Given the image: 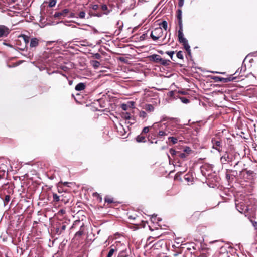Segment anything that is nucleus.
Returning <instances> with one entry per match:
<instances>
[{
  "instance_id": "1",
  "label": "nucleus",
  "mask_w": 257,
  "mask_h": 257,
  "mask_svg": "<svg viewBox=\"0 0 257 257\" xmlns=\"http://www.w3.org/2000/svg\"><path fill=\"white\" fill-rule=\"evenodd\" d=\"M212 148L216 150L219 152L222 151V140L218 137L213 138L211 140Z\"/></svg>"
},
{
  "instance_id": "2",
  "label": "nucleus",
  "mask_w": 257,
  "mask_h": 257,
  "mask_svg": "<svg viewBox=\"0 0 257 257\" xmlns=\"http://www.w3.org/2000/svg\"><path fill=\"white\" fill-rule=\"evenodd\" d=\"M235 205L236 209L241 213L246 214L248 211V207L243 201L239 202V201H236ZM245 216H246L247 215H245Z\"/></svg>"
},
{
  "instance_id": "3",
  "label": "nucleus",
  "mask_w": 257,
  "mask_h": 257,
  "mask_svg": "<svg viewBox=\"0 0 257 257\" xmlns=\"http://www.w3.org/2000/svg\"><path fill=\"white\" fill-rule=\"evenodd\" d=\"M163 32L162 29L161 27L155 28L154 30L151 32V37L153 40H157L163 35Z\"/></svg>"
},
{
  "instance_id": "4",
  "label": "nucleus",
  "mask_w": 257,
  "mask_h": 257,
  "mask_svg": "<svg viewBox=\"0 0 257 257\" xmlns=\"http://www.w3.org/2000/svg\"><path fill=\"white\" fill-rule=\"evenodd\" d=\"M220 160L222 164H225L226 162H231L233 160V156L227 152H225L221 156Z\"/></svg>"
},
{
  "instance_id": "5",
  "label": "nucleus",
  "mask_w": 257,
  "mask_h": 257,
  "mask_svg": "<svg viewBox=\"0 0 257 257\" xmlns=\"http://www.w3.org/2000/svg\"><path fill=\"white\" fill-rule=\"evenodd\" d=\"M69 12V10L68 9H65L63 10L61 12H55L54 15V17L55 18H63L66 17Z\"/></svg>"
},
{
  "instance_id": "6",
  "label": "nucleus",
  "mask_w": 257,
  "mask_h": 257,
  "mask_svg": "<svg viewBox=\"0 0 257 257\" xmlns=\"http://www.w3.org/2000/svg\"><path fill=\"white\" fill-rule=\"evenodd\" d=\"M10 29L5 25H0V38L7 37L10 33Z\"/></svg>"
},
{
  "instance_id": "7",
  "label": "nucleus",
  "mask_w": 257,
  "mask_h": 257,
  "mask_svg": "<svg viewBox=\"0 0 257 257\" xmlns=\"http://www.w3.org/2000/svg\"><path fill=\"white\" fill-rule=\"evenodd\" d=\"M179 29L178 30V41L180 43H183V42H185L187 40L184 37V34L183 33V26H179Z\"/></svg>"
},
{
  "instance_id": "8",
  "label": "nucleus",
  "mask_w": 257,
  "mask_h": 257,
  "mask_svg": "<svg viewBox=\"0 0 257 257\" xmlns=\"http://www.w3.org/2000/svg\"><path fill=\"white\" fill-rule=\"evenodd\" d=\"M161 58V57L157 54H153L149 56L150 61L156 63H159Z\"/></svg>"
},
{
  "instance_id": "9",
  "label": "nucleus",
  "mask_w": 257,
  "mask_h": 257,
  "mask_svg": "<svg viewBox=\"0 0 257 257\" xmlns=\"http://www.w3.org/2000/svg\"><path fill=\"white\" fill-rule=\"evenodd\" d=\"M177 18L178 20L179 26H183L182 20V11L181 9H178L177 11Z\"/></svg>"
},
{
  "instance_id": "10",
  "label": "nucleus",
  "mask_w": 257,
  "mask_h": 257,
  "mask_svg": "<svg viewBox=\"0 0 257 257\" xmlns=\"http://www.w3.org/2000/svg\"><path fill=\"white\" fill-rule=\"evenodd\" d=\"M39 43V40L37 38H33L31 39L30 47L31 48L36 47H37Z\"/></svg>"
},
{
  "instance_id": "11",
  "label": "nucleus",
  "mask_w": 257,
  "mask_h": 257,
  "mask_svg": "<svg viewBox=\"0 0 257 257\" xmlns=\"http://www.w3.org/2000/svg\"><path fill=\"white\" fill-rule=\"evenodd\" d=\"M62 197V196H58L56 193H53V201L56 202H58L61 201L62 202H65V203H66L68 201V200L65 201V199H61V198Z\"/></svg>"
},
{
  "instance_id": "12",
  "label": "nucleus",
  "mask_w": 257,
  "mask_h": 257,
  "mask_svg": "<svg viewBox=\"0 0 257 257\" xmlns=\"http://www.w3.org/2000/svg\"><path fill=\"white\" fill-rule=\"evenodd\" d=\"M86 87V85L84 83H79L75 86V90L76 91H82L85 89Z\"/></svg>"
},
{
  "instance_id": "13",
  "label": "nucleus",
  "mask_w": 257,
  "mask_h": 257,
  "mask_svg": "<svg viewBox=\"0 0 257 257\" xmlns=\"http://www.w3.org/2000/svg\"><path fill=\"white\" fill-rule=\"evenodd\" d=\"M171 61L169 60L164 59L161 58L160 62L158 64H161L164 66H167L170 65Z\"/></svg>"
},
{
  "instance_id": "14",
  "label": "nucleus",
  "mask_w": 257,
  "mask_h": 257,
  "mask_svg": "<svg viewBox=\"0 0 257 257\" xmlns=\"http://www.w3.org/2000/svg\"><path fill=\"white\" fill-rule=\"evenodd\" d=\"M101 9L104 12L103 14L105 15H108L110 12L107 5L105 4H103L101 6Z\"/></svg>"
},
{
  "instance_id": "15",
  "label": "nucleus",
  "mask_w": 257,
  "mask_h": 257,
  "mask_svg": "<svg viewBox=\"0 0 257 257\" xmlns=\"http://www.w3.org/2000/svg\"><path fill=\"white\" fill-rule=\"evenodd\" d=\"M144 109L148 112H153L154 110V106L150 104H147L144 106Z\"/></svg>"
},
{
  "instance_id": "16",
  "label": "nucleus",
  "mask_w": 257,
  "mask_h": 257,
  "mask_svg": "<svg viewBox=\"0 0 257 257\" xmlns=\"http://www.w3.org/2000/svg\"><path fill=\"white\" fill-rule=\"evenodd\" d=\"M136 141L138 142H145L146 139H145V136H143V134H141L139 135H138L136 137Z\"/></svg>"
},
{
  "instance_id": "17",
  "label": "nucleus",
  "mask_w": 257,
  "mask_h": 257,
  "mask_svg": "<svg viewBox=\"0 0 257 257\" xmlns=\"http://www.w3.org/2000/svg\"><path fill=\"white\" fill-rule=\"evenodd\" d=\"M182 44L184 46L185 49L188 52V54L190 55L191 53V49H190V47L188 43V41L187 40V41H186L185 42H183Z\"/></svg>"
},
{
  "instance_id": "18",
  "label": "nucleus",
  "mask_w": 257,
  "mask_h": 257,
  "mask_svg": "<svg viewBox=\"0 0 257 257\" xmlns=\"http://www.w3.org/2000/svg\"><path fill=\"white\" fill-rule=\"evenodd\" d=\"M159 25L162 27L165 30H167L168 29V23L166 21H162L161 23L159 24Z\"/></svg>"
},
{
  "instance_id": "19",
  "label": "nucleus",
  "mask_w": 257,
  "mask_h": 257,
  "mask_svg": "<svg viewBox=\"0 0 257 257\" xmlns=\"http://www.w3.org/2000/svg\"><path fill=\"white\" fill-rule=\"evenodd\" d=\"M214 79L216 81H220V82H223L226 83V78H225L220 77H218V76H215L214 77Z\"/></svg>"
},
{
  "instance_id": "20",
  "label": "nucleus",
  "mask_w": 257,
  "mask_h": 257,
  "mask_svg": "<svg viewBox=\"0 0 257 257\" xmlns=\"http://www.w3.org/2000/svg\"><path fill=\"white\" fill-rule=\"evenodd\" d=\"M105 202L108 204H111L114 202L113 199L108 196H106L104 198Z\"/></svg>"
},
{
  "instance_id": "21",
  "label": "nucleus",
  "mask_w": 257,
  "mask_h": 257,
  "mask_svg": "<svg viewBox=\"0 0 257 257\" xmlns=\"http://www.w3.org/2000/svg\"><path fill=\"white\" fill-rule=\"evenodd\" d=\"M21 37L23 38L25 44L26 45L28 44V43L29 42V39H30L29 37L28 36H26L25 35H23L21 36Z\"/></svg>"
},
{
  "instance_id": "22",
  "label": "nucleus",
  "mask_w": 257,
  "mask_h": 257,
  "mask_svg": "<svg viewBox=\"0 0 257 257\" xmlns=\"http://www.w3.org/2000/svg\"><path fill=\"white\" fill-rule=\"evenodd\" d=\"M127 253L126 250H122L119 252L117 257H126L127 256Z\"/></svg>"
},
{
  "instance_id": "23",
  "label": "nucleus",
  "mask_w": 257,
  "mask_h": 257,
  "mask_svg": "<svg viewBox=\"0 0 257 257\" xmlns=\"http://www.w3.org/2000/svg\"><path fill=\"white\" fill-rule=\"evenodd\" d=\"M168 140H170L173 144H175L177 143L178 139L176 137H169Z\"/></svg>"
},
{
  "instance_id": "24",
  "label": "nucleus",
  "mask_w": 257,
  "mask_h": 257,
  "mask_svg": "<svg viewBox=\"0 0 257 257\" xmlns=\"http://www.w3.org/2000/svg\"><path fill=\"white\" fill-rule=\"evenodd\" d=\"M169 152L173 157H174L175 155L178 156V153L179 152V151H176L175 150L172 148L170 149Z\"/></svg>"
},
{
  "instance_id": "25",
  "label": "nucleus",
  "mask_w": 257,
  "mask_h": 257,
  "mask_svg": "<svg viewBox=\"0 0 257 257\" xmlns=\"http://www.w3.org/2000/svg\"><path fill=\"white\" fill-rule=\"evenodd\" d=\"M10 196L9 195H6L5 196V199H4V205H6L8 202L10 201Z\"/></svg>"
},
{
  "instance_id": "26",
  "label": "nucleus",
  "mask_w": 257,
  "mask_h": 257,
  "mask_svg": "<svg viewBox=\"0 0 257 257\" xmlns=\"http://www.w3.org/2000/svg\"><path fill=\"white\" fill-rule=\"evenodd\" d=\"M187 156H188L187 154H186L184 152V153H181L180 152H179L178 153V156L179 157L181 158H182V159L186 158Z\"/></svg>"
},
{
  "instance_id": "27",
  "label": "nucleus",
  "mask_w": 257,
  "mask_h": 257,
  "mask_svg": "<svg viewBox=\"0 0 257 257\" xmlns=\"http://www.w3.org/2000/svg\"><path fill=\"white\" fill-rule=\"evenodd\" d=\"M92 64L95 68H98L100 65V62L96 60L93 61L92 62Z\"/></svg>"
},
{
  "instance_id": "28",
  "label": "nucleus",
  "mask_w": 257,
  "mask_h": 257,
  "mask_svg": "<svg viewBox=\"0 0 257 257\" xmlns=\"http://www.w3.org/2000/svg\"><path fill=\"white\" fill-rule=\"evenodd\" d=\"M115 251V249L114 248L111 247L107 254V257H112V256L113 255Z\"/></svg>"
},
{
  "instance_id": "29",
  "label": "nucleus",
  "mask_w": 257,
  "mask_h": 257,
  "mask_svg": "<svg viewBox=\"0 0 257 257\" xmlns=\"http://www.w3.org/2000/svg\"><path fill=\"white\" fill-rule=\"evenodd\" d=\"M168 135V133H166V131H160L159 132H158V136L161 137L162 136H167Z\"/></svg>"
},
{
  "instance_id": "30",
  "label": "nucleus",
  "mask_w": 257,
  "mask_h": 257,
  "mask_svg": "<svg viewBox=\"0 0 257 257\" xmlns=\"http://www.w3.org/2000/svg\"><path fill=\"white\" fill-rule=\"evenodd\" d=\"M56 0H50L49 3V7H53L55 6Z\"/></svg>"
},
{
  "instance_id": "31",
  "label": "nucleus",
  "mask_w": 257,
  "mask_h": 257,
  "mask_svg": "<svg viewBox=\"0 0 257 257\" xmlns=\"http://www.w3.org/2000/svg\"><path fill=\"white\" fill-rule=\"evenodd\" d=\"M192 151L191 149H190V147H186L184 149V152L185 153H186V154H187V155L188 154H189Z\"/></svg>"
},
{
  "instance_id": "32",
  "label": "nucleus",
  "mask_w": 257,
  "mask_h": 257,
  "mask_svg": "<svg viewBox=\"0 0 257 257\" xmlns=\"http://www.w3.org/2000/svg\"><path fill=\"white\" fill-rule=\"evenodd\" d=\"M139 116L140 117L144 118L147 117V114L144 111H142L140 112Z\"/></svg>"
},
{
  "instance_id": "33",
  "label": "nucleus",
  "mask_w": 257,
  "mask_h": 257,
  "mask_svg": "<svg viewBox=\"0 0 257 257\" xmlns=\"http://www.w3.org/2000/svg\"><path fill=\"white\" fill-rule=\"evenodd\" d=\"M85 17V12L84 11H81L78 14V17L81 19H84Z\"/></svg>"
},
{
  "instance_id": "34",
  "label": "nucleus",
  "mask_w": 257,
  "mask_h": 257,
  "mask_svg": "<svg viewBox=\"0 0 257 257\" xmlns=\"http://www.w3.org/2000/svg\"><path fill=\"white\" fill-rule=\"evenodd\" d=\"M93 196L94 197H96L97 198V199H99L100 202L102 201L101 196L97 192L93 193Z\"/></svg>"
},
{
  "instance_id": "35",
  "label": "nucleus",
  "mask_w": 257,
  "mask_h": 257,
  "mask_svg": "<svg viewBox=\"0 0 257 257\" xmlns=\"http://www.w3.org/2000/svg\"><path fill=\"white\" fill-rule=\"evenodd\" d=\"M177 57L178 58L181 59H183V55L182 52L181 51H180L177 52Z\"/></svg>"
},
{
  "instance_id": "36",
  "label": "nucleus",
  "mask_w": 257,
  "mask_h": 257,
  "mask_svg": "<svg viewBox=\"0 0 257 257\" xmlns=\"http://www.w3.org/2000/svg\"><path fill=\"white\" fill-rule=\"evenodd\" d=\"M180 99H181L182 102H183V103L187 104L189 102V99H188L187 98H186L185 97H181Z\"/></svg>"
},
{
  "instance_id": "37",
  "label": "nucleus",
  "mask_w": 257,
  "mask_h": 257,
  "mask_svg": "<svg viewBox=\"0 0 257 257\" xmlns=\"http://www.w3.org/2000/svg\"><path fill=\"white\" fill-rule=\"evenodd\" d=\"M226 78V83L228 82L231 81H233L235 79V77H233L232 76H230L229 77L225 78Z\"/></svg>"
},
{
  "instance_id": "38",
  "label": "nucleus",
  "mask_w": 257,
  "mask_h": 257,
  "mask_svg": "<svg viewBox=\"0 0 257 257\" xmlns=\"http://www.w3.org/2000/svg\"><path fill=\"white\" fill-rule=\"evenodd\" d=\"M166 53L167 54H168L171 57L172 60H173V55L174 54V51H167L166 52Z\"/></svg>"
},
{
  "instance_id": "39",
  "label": "nucleus",
  "mask_w": 257,
  "mask_h": 257,
  "mask_svg": "<svg viewBox=\"0 0 257 257\" xmlns=\"http://www.w3.org/2000/svg\"><path fill=\"white\" fill-rule=\"evenodd\" d=\"M123 117L125 119H130L131 118V114L128 113H125L123 114Z\"/></svg>"
},
{
  "instance_id": "40",
  "label": "nucleus",
  "mask_w": 257,
  "mask_h": 257,
  "mask_svg": "<svg viewBox=\"0 0 257 257\" xmlns=\"http://www.w3.org/2000/svg\"><path fill=\"white\" fill-rule=\"evenodd\" d=\"M149 131V127H148V126H146V127H144V128L143 129V130H142V131L141 134H146V133H147Z\"/></svg>"
},
{
  "instance_id": "41",
  "label": "nucleus",
  "mask_w": 257,
  "mask_h": 257,
  "mask_svg": "<svg viewBox=\"0 0 257 257\" xmlns=\"http://www.w3.org/2000/svg\"><path fill=\"white\" fill-rule=\"evenodd\" d=\"M246 173L248 176H253L255 174L254 171L252 170H246Z\"/></svg>"
},
{
  "instance_id": "42",
  "label": "nucleus",
  "mask_w": 257,
  "mask_h": 257,
  "mask_svg": "<svg viewBox=\"0 0 257 257\" xmlns=\"http://www.w3.org/2000/svg\"><path fill=\"white\" fill-rule=\"evenodd\" d=\"M66 225L65 224H63L59 232V234H61L62 232L66 229Z\"/></svg>"
},
{
  "instance_id": "43",
  "label": "nucleus",
  "mask_w": 257,
  "mask_h": 257,
  "mask_svg": "<svg viewBox=\"0 0 257 257\" xmlns=\"http://www.w3.org/2000/svg\"><path fill=\"white\" fill-rule=\"evenodd\" d=\"M165 131L166 132V133H168V135L170 134V135H174L176 134V132H171L168 130V129H166Z\"/></svg>"
},
{
  "instance_id": "44",
  "label": "nucleus",
  "mask_w": 257,
  "mask_h": 257,
  "mask_svg": "<svg viewBox=\"0 0 257 257\" xmlns=\"http://www.w3.org/2000/svg\"><path fill=\"white\" fill-rule=\"evenodd\" d=\"M184 0H179L178 3V6L179 7H182L184 4Z\"/></svg>"
},
{
  "instance_id": "45",
  "label": "nucleus",
  "mask_w": 257,
  "mask_h": 257,
  "mask_svg": "<svg viewBox=\"0 0 257 257\" xmlns=\"http://www.w3.org/2000/svg\"><path fill=\"white\" fill-rule=\"evenodd\" d=\"M99 5H94L92 6V8L94 10H97V9H99Z\"/></svg>"
},
{
  "instance_id": "46",
  "label": "nucleus",
  "mask_w": 257,
  "mask_h": 257,
  "mask_svg": "<svg viewBox=\"0 0 257 257\" xmlns=\"http://www.w3.org/2000/svg\"><path fill=\"white\" fill-rule=\"evenodd\" d=\"M83 231H81V230H80V231H79L77 232L76 233V234H75V235H76V236H77V235H78V236H81V235L83 234Z\"/></svg>"
},
{
  "instance_id": "47",
  "label": "nucleus",
  "mask_w": 257,
  "mask_h": 257,
  "mask_svg": "<svg viewBox=\"0 0 257 257\" xmlns=\"http://www.w3.org/2000/svg\"><path fill=\"white\" fill-rule=\"evenodd\" d=\"M69 18H74L75 17V14L73 13H71L70 14V16H69Z\"/></svg>"
},
{
  "instance_id": "48",
  "label": "nucleus",
  "mask_w": 257,
  "mask_h": 257,
  "mask_svg": "<svg viewBox=\"0 0 257 257\" xmlns=\"http://www.w3.org/2000/svg\"><path fill=\"white\" fill-rule=\"evenodd\" d=\"M168 119H170V118H167V117H163V118L161 119V121H166V120H168Z\"/></svg>"
},
{
  "instance_id": "49",
  "label": "nucleus",
  "mask_w": 257,
  "mask_h": 257,
  "mask_svg": "<svg viewBox=\"0 0 257 257\" xmlns=\"http://www.w3.org/2000/svg\"><path fill=\"white\" fill-rule=\"evenodd\" d=\"M226 179H228V180L230 179V174H226Z\"/></svg>"
},
{
  "instance_id": "50",
  "label": "nucleus",
  "mask_w": 257,
  "mask_h": 257,
  "mask_svg": "<svg viewBox=\"0 0 257 257\" xmlns=\"http://www.w3.org/2000/svg\"><path fill=\"white\" fill-rule=\"evenodd\" d=\"M230 172H232V173H235L236 175L237 174V172L235 170H229V171Z\"/></svg>"
},
{
  "instance_id": "51",
  "label": "nucleus",
  "mask_w": 257,
  "mask_h": 257,
  "mask_svg": "<svg viewBox=\"0 0 257 257\" xmlns=\"http://www.w3.org/2000/svg\"><path fill=\"white\" fill-rule=\"evenodd\" d=\"M185 178V179L186 180H187V181H188V182H189V181H190V178L189 177H185V178Z\"/></svg>"
},
{
  "instance_id": "52",
  "label": "nucleus",
  "mask_w": 257,
  "mask_h": 257,
  "mask_svg": "<svg viewBox=\"0 0 257 257\" xmlns=\"http://www.w3.org/2000/svg\"><path fill=\"white\" fill-rule=\"evenodd\" d=\"M56 232H57V233H59V232H60V230L59 229V228H56Z\"/></svg>"
},
{
  "instance_id": "53",
  "label": "nucleus",
  "mask_w": 257,
  "mask_h": 257,
  "mask_svg": "<svg viewBox=\"0 0 257 257\" xmlns=\"http://www.w3.org/2000/svg\"><path fill=\"white\" fill-rule=\"evenodd\" d=\"M239 163V162L238 161L235 164V165L234 166V167H236V166H237Z\"/></svg>"
},
{
  "instance_id": "54",
  "label": "nucleus",
  "mask_w": 257,
  "mask_h": 257,
  "mask_svg": "<svg viewBox=\"0 0 257 257\" xmlns=\"http://www.w3.org/2000/svg\"><path fill=\"white\" fill-rule=\"evenodd\" d=\"M252 223H253V225L254 226H256V224H257L256 222H252Z\"/></svg>"
},
{
  "instance_id": "55",
  "label": "nucleus",
  "mask_w": 257,
  "mask_h": 257,
  "mask_svg": "<svg viewBox=\"0 0 257 257\" xmlns=\"http://www.w3.org/2000/svg\"><path fill=\"white\" fill-rule=\"evenodd\" d=\"M159 52L161 54H163V52L162 51H159Z\"/></svg>"
},
{
  "instance_id": "56",
  "label": "nucleus",
  "mask_w": 257,
  "mask_h": 257,
  "mask_svg": "<svg viewBox=\"0 0 257 257\" xmlns=\"http://www.w3.org/2000/svg\"><path fill=\"white\" fill-rule=\"evenodd\" d=\"M96 16L99 17V16H101V14H97V15H96Z\"/></svg>"
},
{
  "instance_id": "57",
  "label": "nucleus",
  "mask_w": 257,
  "mask_h": 257,
  "mask_svg": "<svg viewBox=\"0 0 257 257\" xmlns=\"http://www.w3.org/2000/svg\"><path fill=\"white\" fill-rule=\"evenodd\" d=\"M3 178V177L1 175H0V180Z\"/></svg>"
},
{
  "instance_id": "58",
  "label": "nucleus",
  "mask_w": 257,
  "mask_h": 257,
  "mask_svg": "<svg viewBox=\"0 0 257 257\" xmlns=\"http://www.w3.org/2000/svg\"><path fill=\"white\" fill-rule=\"evenodd\" d=\"M244 170H246V169H244L242 170V171H241V172H243V171H244Z\"/></svg>"
},
{
  "instance_id": "59",
  "label": "nucleus",
  "mask_w": 257,
  "mask_h": 257,
  "mask_svg": "<svg viewBox=\"0 0 257 257\" xmlns=\"http://www.w3.org/2000/svg\"><path fill=\"white\" fill-rule=\"evenodd\" d=\"M62 197L61 198V199H63V195H62Z\"/></svg>"
}]
</instances>
